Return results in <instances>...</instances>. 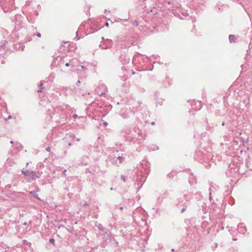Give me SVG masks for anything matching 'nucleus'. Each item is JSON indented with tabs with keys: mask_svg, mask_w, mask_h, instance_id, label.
Instances as JSON below:
<instances>
[{
	"mask_svg": "<svg viewBox=\"0 0 252 252\" xmlns=\"http://www.w3.org/2000/svg\"><path fill=\"white\" fill-rule=\"evenodd\" d=\"M133 25L137 26L138 25V23L137 22H135L133 23Z\"/></svg>",
	"mask_w": 252,
	"mask_h": 252,
	"instance_id": "12",
	"label": "nucleus"
},
{
	"mask_svg": "<svg viewBox=\"0 0 252 252\" xmlns=\"http://www.w3.org/2000/svg\"><path fill=\"white\" fill-rule=\"evenodd\" d=\"M65 65L66 66H67V67H68V66H69V63H66L65 64Z\"/></svg>",
	"mask_w": 252,
	"mask_h": 252,
	"instance_id": "13",
	"label": "nucleus"
},
{
	"mask_svg": "<svg viewBox=\"0 0 252 252\" xmlns=\"http://www.w3.org/2000/svg\"><path fill=\"white\" fill-rule=\"evenodd\" d=\"M13 143V141H10V143L12 144Z\"/></svg>",
	"mask_w": 252,
	"mask_h": 252,
	"instance_id": "26",
	"label": "nucleus"
},
{
	"mask_svg": "<svg viewBox=\"0 0 252 252\" xmlns=\"http://www.w3.org/2000/svg\"><path fill=\"white\" fill-rule=\"evenodd\" d=\"M30 193H31V194H32V193H33V196H34V197H35V198H37V199H40L38 198V195H37V193H36L35 192H32V191H31Z\"/></svg>",
	"mask_w": 252,
	"mask_h": 252,
	"instance_id": "4",
	"label": "nucleus"
},
{
	"mask_svg": "<svg viewBox=\"0 0 252 252\" xmlns=\"http://www.w3.org/2000/svg\"><path fill=\"white\" fill-rule=\"evenodd\" d=\"M103 124L105 126H107L108 125L107 123L105 122L103 123Z\"/></svg>",
	"mask_w": 252,
	"mask_h": 252,
	"instance_id": "14",
	"label": "nucleus"
},
{
	"mask_svg": "<svg viewBox=\"0 0 252 252\" xmlns=\"http://www.w3.org/2000/svg\"><path fill=\"white\" fill-rule=\"evenodd\" d=\"M151 124H152V125H154L155 124V122H152V123H151Z\"/></svg>",
	"mask_w": 252,
	"mask_h": 252,
	"instance_id": "23",
	"label": "nucleus"
},
{
	"mask_svg": "<svg viewBox=\"0 0 252 252\" xmlns=\"http://www.w3.org/2000/svg\"><path fill=\"white\" fill-rule=\"evenodd\" d=\"M22 172L25 176H29L32 178H34V177L35 176V173L33 171H30L29 170H24L23 169L22 170Z\"/></svg>",
	"mask_w": 252,
	"mask_h": 252,
	"instance_id": "1",
	"label": "nucleus"
},
{
	"mask_svg": "<svg viewBox=\"0 0 252 252\" xmlns=\"http://www.w3.org/2000/svg\"><path fill=\"white\" fill-rule=\"evenodd\" d=\"M49 241L51 243L53 244V245H54V243H55V241L53 239H50L49 240Z\"/></svg>",
	"mask_w": 252,
	"mask_h": 252,
	"instance_id": "5",
	"label": "nucleus"
},
{
	"mask_svg": "<svg viewBox=\"0 0 252 252\" xmlns=\"http://www.w3.org/2000/svg\"><path fill=\"white\" fill-rule=\"evenodd\" d=\"M122 180L123 181H124V182H125V176H124V175H122L121 177Z\"/></svg>",
	"mask_w": 252,
	"mask_h": 252,
	"instance_id": "6",
	"label": "nucleus"
},
{
	"mask_svg": "<svg viewBox=\"0 0 252 252\" xmlns=\"http://www.w3.org/2000/svg\"><path fill=\"white\" fill-rule=\"evenodd\" d=\"M132 74L133 75L135 74V72L132 71Z\"/></svg>",
	"mask_w": 252,
	"mask_h": 252,
	"instance_id": "22",
	"label": "nucleus"
},
{
	"mask_svg": "<svg viewBox=\"0 0 252 252\" xmlns=\"http://www.w3.org/2000/svg\"><path fill=\"white\" fill-rule=\"evenodd\" d=\"M101 38H102V40H104V38L103 37H102Z\"/></svg>",
	"mask_w": 252,
	"mask_h": 252,
	"instance_id": "27",
	"label": "nucleus"
},
{
	"mask_svg": "<svg viewBox=\"0 0 252 252\" xmlns=\"http://www.w3.org/2000/svg\"><path fill=\"white\" fill-rule=\"evenodd\" d=\"M100 227H98L99 229H100L101 231H103L104 230L103 228H102V226L100 224H99Z\"/></svg>",
	"mask_w": 252,
	"mask_h": 252,
	"instance_id": "7",
	"label": "nucleus"
},
{
	"mask_svg": "<svg viewBox=\"0 0 252 252\" xmlns=\"http://www.w3.org/2000/svg\"><path fill=\"white\" fill-rule=\"evenodd\" d=\"M79 83H80V81L79 80H78V81H77V84H79Z\"/></svg>",
	"mask_w": 252,
	"mask_h": 252,
	"instance_id": "21",
	"label": "nucleus"
},
{
	"mask_svg": "<svg viewBox=\"0 0 252 252\" xmlns=\"http://www.w3.org/2000/svg\"><path fill=\"white\" fill-rule=\"evenodd\" d=\"M217 246H218L217 244H216L215 246L217 247Z\"/></svg>",
	"mask_w": 252,
	"mask_h": 252,
	"instance_id": "31",
	"label": "nucleus"
},
{
	"mask_svg": "<svg viewBox=\"0 0 252 252\" xmlns=\"http://www.w3.org/2000/svg\"><path fill=\"white\" fill-rule=\"evenodd\" d=\"M118 159L120 160V162H121V160H122L123 159V158L122 157H118Z\"/></svg>",
	"mask_w": 252,
	"mask_h": 252,
	"instance_id": "8",
	"label": "nucleus"
},
{
	"mask_svg": "<svg viewBox=\"0 0 252 252\" xmlns=\"http://www.w3.org/2000/svg\"><path fill=\"white\" fill-rule=\"evenodd\" d=\"M81 68H85V67H84V66L82 65V66H81Z\"/></svg>",
	"mask_w": 252,
	"mask_h": 252,
	"instance_id": "24",
	"label": "nucleus"
},
{
	"mask_svg": "<svg viewBox=\"0 0 252 252\" xmlns=\"http://www.w3.org/2000/svg\"><path fill=\"white\" fill-rule=\"evenodd\" d=\"M235 38V37L234 35H231V34L229 35V39L230 42H231L234 41Z\"/></svg>",
	"mask_w": 252,
	"mask_h": 252,
	"instance_id": "3",
	"label": "nucleus"
},
{
	"mask_svg": "<svg viewBox=\"0 0 252 252\" xmlns=\"http://www.w3.org/2000/svg\"><path fill=\"white\" fill-rule=\"evenodd\" d=\"M105 25H106V26H108V23H106Z\"/></svg>",
	"mask_w": 252,
	"mask_h": 252,
	"instance_id": "20",
	"label": "nucleus"
},
{
	"mask_svg": "<svg viewBox=\"0 0 252 252\" xmlns=\"http://www.w3.org/2000/svg\"><path fill=\"white\" fill-rule=\"evenodd\" d=\"M66 171V170H64L63 171V174H64V175H65Z\"/></svg>",
	"mask_w": 252,
	"mask_h": 252,
	"instance_id": "18",
	"label": "nucleus"
},
{
	"mask_svg": "<svg viewBox=\"0 0 252 252\" xmlns=\"http://www.w3.org/2000/svg\"><path fill=\"white\" fill-rule=\"evenodd\" d=\"M68 145H69V146H71V143H69Z\"/></svg>",
	"mask_w": 252,
	"mask_h": 252,
	"instance_id": "29",
	"label": "nucleus"
},
{
	"mask_svg": "<svg viewBox=\"0 0 252 252\" xmlns=\"http://www.w3.org/2000/svg\"><path fill=\"white\" fill-rule=\"evenodd\" d=\"M42 85H43V83H42V82L41 81V82H40V87H41V86H42Z\"/></svg>",
	"mask_w": 252,
	"mask_h": 252,
	"instance_id": "17",
	"label": "nucleus"
},
{
	"mask_svg": "<svg viewBox=\"0 0 252 252\" xmlns=\"http://www.w3.org/2000/svg\"><path fill=\"white\" fill-rule=\"evenodd\" d=\"M24 225H26V224H27V223H26V222H25V223H24Z\"/></svg>",
	"mask_w": 252,
	"mask_h": 252,
	"instance_id": "30",
	"label": "nucleus"
},
{
	"mask_svg": "<svg viewBox=\"0 0 252 252\" xmlns=\"http://www.w3.org/2000/svg\"><path fill=\"white\" fill-rule=\"evenodd\" d=\"M50 150H51V149H50V148L49 147H47V148H46V150L47 151H48V152H50Z\"/></svg>",
	"mask_w": 252,
	"mask_h": 252,
	"instance_id": "9",
	"label": "nucleus"
},
{
	"mask_svg": "<svg viewBox=\"0 0 252 252\" xmlns=\"http://www.w3.org/2000/svg\"><path fill=\"white\" fill-rule=\"evenodd\" d=\"M36 35L38 37H41V34L40 33H39V32L36 34Z\"/></svg>",
	"mask_w": 252,
	"mask_h": 252,
	"instance_id": "11",
	"label": "nucleus"
},
{
	"mask_svg": "<svg viewBox=\"0 0 252 252\" xmlns=\"http://www.w3.org/2000/svg\"><path fill=\"white\" fill-rule=\"evenodd\" d=\"M224 125V122L222 123V125L223 126Z\"/></svg>",
	"mask_w": 252,
	"mask_h": 252,
	"instance_id": "28",
	"label": "nucleus"
},
{
	"mask_svg": "<svg viewBox=\"0 0 252 252\" xmlns=\"http://www.w3.org/2000/svg\"><path fill=\"white\" fill-rule=\"evenodd\" d=\"M77 117V116L76 114H74V115H73V117L74 118H76Z\"/></svg>",
	"mask_w": 252,
	"mask_h": 252,
	"instance_id": "15",
	"label": "nucleus"
},
{
	"mask_svg": "<svg viewBox=\"0 0 252 252\" xmlns=\"http://www.w3.org/2000/svg\"><path fill=\"white\" fill-rule=\"evenodd\" d=\"M37 92H42L41 88H40L39 90H38Z\"/></svg>",
	"mask_w": 252,
	"mask_h": 252,
	"instance_id": "16",
	"label": "nucleus"
},
{
	"mask_svg": "<svg viewBox=\"0 0 252 252\" xmlns=\"http://www.w3.org/2000/svg\"><path fill=\"white\" fill-rule=\"evenodd\" d=\"M186 209V208H183L182 209V210H181V212H182V213L184 212L185 211Z\"/></svg>",
	"mask_w": 252,
	"mask_h": 252,
	"instance_id": "10",
	"label": "nucleus"
},
{
	"mask_svg": "<svg viewBox=\"0 0 252 252\" xmlns=\"http://www.w3.org/2000/svg\"><path fill=\"white\" fill-rule=\"evenodd\" d=\"M105 47H102V49H108L112 46V41L111 39H106L104 42Z\"/></svg>",
	"mask_w": 252,
	"mask_h": 252,
	"instance_id": "2",
	"label": "nucleus"
},
{
	"mask_svg": "<svg viewBox=\"0 0 252 252\" xmlns=\"http://www.w3.org/2000/svg\"><path fill=\"white\" fill-rule=\"evenodd\" d=\"M120 209L121 210H122L123 209V207H121L120 208Z\"/></svg>",
	"mask_w": 252,
	"mask_h": 252,
	"instance_id": "19",
	"label": "nucleus"
},
{
	"mask_svg": "<svg viewBox=\"0 0 252 252\" xmlns=\"http://www.w3.org/2000/svg\"><path fill=\"white\" fill-rule=\"evenodd\" d=\"M77 140L78 141H80V139H79V138H77Z\"/></svg>",
	"mask_w": 252,
	"mask_h": 252,
	"instance_id": "25",
	"label": "nucleus"
}]
</instances>
